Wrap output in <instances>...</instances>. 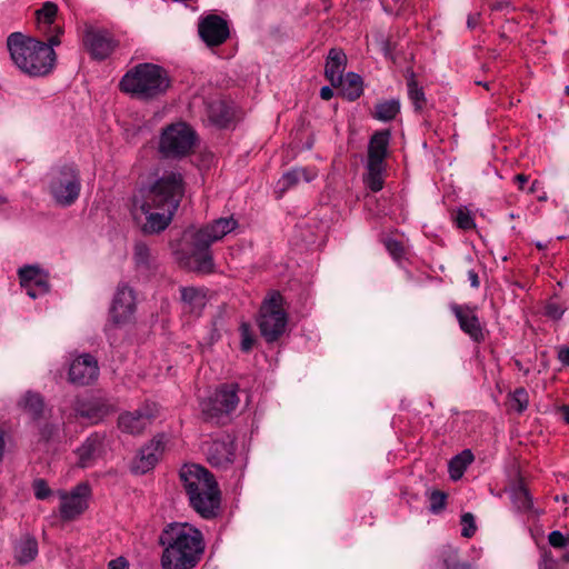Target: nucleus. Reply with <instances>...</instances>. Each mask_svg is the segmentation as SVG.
<instances>
[{"label":"nucleus","instance_id":"f257e3e1","mask_svg":"<svg viewBox=\"0 0 569 569\" xmlns=\"http://www.w3.org/2000/svg\"><path fill=\"white\" fill-rule=\"evenodd\" d=\"M186 182L181 172L167 170L154 182L133 197L131 213L146 234L160 233L172 221L184 197Z\"/></svg>","mask_w":569,"mask_h":569},{"label":"nucleus","instance_id":"f03ea898","mask_svg":"<svg viewBox=\"0 0 569 569\" xmlns=\"http://www.w3.org/2000/svg\"><path fill=\"white\" fill-rule=\"evenodd\" d=\"M163 569H193L204 551L200 530L188 523L168 526L160 536Z\"/></svg>","mask_w":569,"mask_h":569},{"label":"nucleus","instance_id":"7ed1b4c3","mask_svg":"<svg viewBox=\"0 0 569 569\" xmlns=\"http://www.w3.org/2000/svg\"><path fill=\"white\" fill-rule=\"evenodd\" d=\"M56 34L48 38V43L23 36L20 32L11 33L7 39V47L14 64L29 76L48 74L56 61L54 46L60 44V34L63 28L54 27Z\"/></svg>","mask_w":569,"mask_h":569},{"label":"nucleus","instance_id":"20e7f679","mask_svg":"<svg viewBox=\"0 0 569 569\" xmlns=\"http://www.w3.org/2000/svg\"><path fill=\"white\" fill-rule=\"evenodd\" d=\"M180 479L192 508L203 518H211L220 503V491L213 476L199 465H184Z\"/></svg>","mask_w":569,"mask_h":569},{"label":"nucleus","instance_id":"39448f33","mask_svg":"<svg viewBox=\"0 0 569 569\" xmlns=\"http://www.w3.org/2000/svg\"><path fill=\"white\" fill-rule=\"evenodd\" d=\"M170 87L168 72L160 66L143 62L128 70L119 82L122 92L149 101L167 92Z\"/></svg>","mask_w":569,"mask_h":569},{"label":"nucleus","instance_id":"423d86ee","mask_svg":"<svg viewBox=\"0 0 569 569\" xmlns=\"http://www.w3.org/2000/svg\"><path fill=\"white\" fill-rule=\"evenodd\" d=\"M48 188L57 204L71 206L81 190L78 170L70 164L52 169L48 174Z\"/></svg>","mask_w":569,"mask_h":569},{"label":"nucleus","instance_id":"0eeeda50","mask_svg":"<svg viewBox=\"0 0 569 569\" xmlns=\"http://www.w3.org/2000/svg\"><path fill=\"white\" fill-rule=\"evenodd\" d=\"M283 298L278 291L270 292L260 308L259 328L261 336L268 341H276L287 326V313L282 308Z\"/></svg>","mask_w":569,"mask_h":569},{"label":"nucleus","instance_id":"6e6552de","mask_svg":"<svg viewBox=\"0 0 569 569\" xmlns=\"http://www.w3.org/2000/svg\"><path fill=\"white\" fill-rule=\"evenodd\" d=\"M196 142V132L184 122H177L162 130L159 151L167 158L189 154Z\"/></svg>","mask_w":569,"mask_h":569},{"label":"nucleus","instance_id":"1a4fd4ad","mask_svg":"<svg viewBox=\"0 0 569 569\" xmlns=\"http://www.w3.org/2000/svg\"><path fill=\"white\" fill-rule=\"evenodd\" d=\"M60 517L63 520L70 521L83 513L89 505L91 496L90 486L87 482H80L70 492L59 491Z\"/></svg>","mask_w":569,"mask_h":569},{"label":"nucleus","instance_id":"9d476101","mask_svg":"<svg viewBox=\"0 0 569 569\" xmlns=\"http://www.w3.org/2000/svg\"><path fill=\"white\" fill-rule=\"evenodd\" d=\"M82 43L91 58L96 60H104L117 47V41L109 31L92 26H86Z\"/></svg>","mask_w":569,"mask_h":569},{"label":"nucleus","instance_id":"9b49d317","mask_svg":"<svg viewBox=\"0 0 569 569\" xmlns=\"http://www.w3.org/2000/svg\"><path fill=\"white\" fill-rule=\"evenodd\" d=\"M158 415L154 403H144L140 408L119 416L118 426L122 432L140 435L149 428Z\"/></svg>","mask_w":569,"mask_h":569},{"label":"nucleus","instance_id":"f8f14e48","mask_svg":"<svg viewBox=\"0 0 569 569\" xmlns=\"http://www.w3.org/2000/svg\"><path fill=\"white\" fill-rule=\"evenodd\" d=\"M239 227L232 217H223L203 226L193 233L194 243L201 248H210L212 243L222 240Z\"/></svg>","mask_w":569,"mask_h":569},{"label":"nucleus","instance_id":"ddd939ff","mask_svg":"<svg viewBox=\"0 0 569 569\" xmlns=\"http://www.w3.org/2000/svg\"><path fill=\"white\" fill-rule=\"evenodd\" d=\"M136 312V293L127 284H119L110 308V320L121 326L128 323Z\"/></svg>","mask_w":569,"mask_h":569},{"label":"nucleus","instance_id":"4468645a","mask_svg":"<svg viewBox=\"0 0 569 569\" xmlns=\"http://www.w3.org/2000/svg\"><path fill=\"white\" fill-rule=\"evenodd\" d=\"M237 392V385L231 383L221 386L219 389L216 390V392L208 400V402L203 403V412L210 418L218 417L221 413L231 412L232 410L236 409V407L239 403Z\"/></svg>","mask_w":569,"mask_h":569},{"label":"nucleus","instance_id":"2eb2a0df","mask_svg":"<svg viewBox=\"0 0 569 569\" xmlns=\"http://www.w3.org/2000/svg\"><path fill=\"white\" fill-rule=\"evenodd\" d=\"M198 32L209 47L221 46L230 33L228 22L218 14L202 17L198 23Z\"/></svg>","mask_w":569,"mask_h":569},{"label":"nucleus","instance_id":"dca6fc26","mask_svg":"<svg viewBox=\"0 0 569 569\" xmlns=\"http://www.w3.org/2000/svg\"><path fill=\"white\" fill-rule=\"evenodd\" d=\"M98 376V361L89 353L78 356L70 363L68 379L72 385L88 386L97 380Z\"/></svg>","mask_w":569,"mask_h":569},{"label":"nucleus","instance_id":"f3484780","mask_svg":"<svg viewBox=\"0 0 569 569\" xmlns=\"http://www.w3.org/2000/svg\"><path fill=\"white\" fill-rule=\"evenodd\" d=\"M20 284L27 295L36 299L49 291L48 274L34 266H26L19 269Z\"/></svg>","mask_w":569,"mask_h":569},{"label":"nucleus","instance_id":"a211bd4d","mask_svg":"<svg viewBox=\"0 0 569 569\" xmlns=\"http://www.w3.org/2000/svg\"><path fill=\"white\" fill-rule=\"evenodd\" d=\"M166 446L163 435H157L149 443L142 447L133 463V470L139 473H146L153 469L159 461Z\"/></svg>","mask_w":569,"mask_h":569},{"label":"nucleus","instance_id":"6ab92c4d","mask_svg":"<svg viewBox=\"0 0 569 569\" xmlns=\"http://www.w3.org/2000/svg\"><path fill=\"white\" fill-rule=\"evenodd\" d=\"M451 311L456 316L460 329L477 343L485 340L483 328L475 310L469 306L452 305Z\"/></svg>","mask_w":569,"mask_h":569},{"label":"nucleus","instance_id":"aec40b11","mask_svg":"<svg viewBox=\"0 0 569 569\" xmlns=\"http://www.w3.org/2000/svg\"><path fill=\"white\" fill-rule=\"evenodd\" d=\"M103 439L98 433L89 436L86 441L76 450L78 466L89 468L96 463L102 453Z\"/></svg>","mask_w":569,"mask_h":569},{"label":"nucleus","instance_id":"412c9836","mask_svg":"<svg viewBox=\"0 0 569 569\" xmlns=\"http://www.w3.org/2000/svg\"><path fill=\"white\" fill-rule=\"evenodd\" d=\"M208 461L213 467H226L233 461L234 445L231 440H213L207 449Z\"/></svg>","mask_w":569,"mask_h":569},{"label":"nucleus","instance_id":"4be33fe9","mask_svg":"<svg viewBox=\"0 0 569 569\" xmlns=\"http://www.w3.org/2000/svg\"><path fill=\"white\" fill-rule=\"evenodd\" d=\"M346 66V53L341 49H330L326 60L325 76L332 87H338V83L342 82Z\"/></svg>","mask_w":569,"mask_h":569},{"label":"nucleus","instance_id":"5701e85b","mask_svg":"<svg viewBox=\"0 0 569 569\" xmlns=\"http://www.w3.org/2000/svg\"><path fill=\"white\" fill-rule=\"evenodd\" d=\"M391 132L389 130H380L372 134L368 144V162L385 164L388 154Z\"/></svg>","mask_w":569,"mask_h":569},{"label":"nucleus","instance_id":"b1692460","mask_svg":"<svg viewBox=\"0 0 569 569\" xmlns=\"http://www.w3.org/2000/svg\"><path fill=\"white\" fill-rule=\"evenodd\" d=\"M183 310L194 316H200L207 305L206 293L194 287H183L180 290Z\"/></svg>","mask_w":569,"mask_h":569},{"label":"nucleus","instance_id":"393cba45","mask_svg":"<svg viewBox=\"0 0 569 569\" xmlns=\"http://www.w3.org/2000/svg\"><path fill=\"white\" fill-rule=\"evenodd\" d=\"M317 177V172L307 168H293L292 170L283 173L278 184L281 186V191L292 188L300 181L310 182Z\"/></svg>","mask_w":569,"mask_h":569},{"label":"nucleus","instance_id":"a878e982","mask_svg":"<svg viewBox=\"0 0 569 569\" xmlns=\"http://www.w3.org/2000/svg\"><path fill=\"white\" fill-rule=\"evenodd\" d=\"M192 248L191 259L194 263V269L201 273L212 272L214 263L210 248H201L197 246L194 243V237H192Z\"/></svg>","mask_w":569,"mask_h":569},{"label":"nucleus","instance_id":"bb28decb","mask_svg":"<svg viewBox=\"0 0 569 569\" xmlns=\"http://www.w3.org/2000/svg\"><path fill=\"white\" fill-rule=\"evenodd\" d=\"M345 98L350 101L358 99L363 91L362 79L355 72H349L342 77V82L338 83Z\"/></svg>","mask_w":569,"mask_h":569},{"label":"nucleus","instance_id":"cd10ccee","mask_svg":"<svg viewBox=\"0 0 569 569\" xmlns=\"http://www.w3.org/2000/svg\"><path fill=\"white\" fill-rule=\"evenodd\" d=\"M38 555V542L34 538L26 537L14 546V558L26 565L32 561Z\"/></svg>","mask_w":569,"mask_h":569},{"label":"nucleus","instance_id":"c85d7f7f","mask_svg":"<svg viewBox=\"0 0 569 569\" xmlns=\"http://www.w3.org/2000/svg\"><path fill=\"white\" fill-rule=\"evenodd\" d=\"M19 406L33 420L40 419L44 409L42 397L39 393L32 391L26 392V395L20 400Z\"/></svg>","mask_w":569,"mask_h":569},{"label":"nucleus","instance_id":"c756f323","mask_svg":"<svg viewBox=\"0 0 569 569\" xmlns=\"http://www.w3.org/2000/svg\"><path fill=\"white\" fill-rule=\"evenodd\" d=\"M473 461V455L472 452L467 449L460 452L459 455L455 456L449 461V473L450 478L453 480L460 479L467 467Z\"/></svg>","mask_w":569,"mask_h":569},{"label":"nucleus","instance_id":"7c9ffc66","mask_svg":"<svg viewBox=\"0 0 569 569\" xmlns=\"http://www.w3.org/2000/svg\"><path fill=\"white\" fill-rule=\"evenodd\" d=\"M76 411L93 422L99 421L107 413V409L104 405L100 403L97 400H91L87 403H78L76 407Z\"/></svg>","mask_w":569,"mask_h":569},{"label":"nucleus","instance_id":"2f4dec72","mask_svg":"<svg viewBox=\"0 0 569 569\" xmlns=\"http://www.w3.org/2000/svg\"><path fill=\"white\" fill-rule=\"evenodd\" d=\"M385 164L367 163V174L365 177L366 186L373 192L383 188Z\"/></svg>","mask_w":569,"mask_h":569},{"label":"nucleus","instance_id":"473e14b6","mask_svg":"<svg viewBox=\"0 0 569 569\" xmlns=\"http://www.w3.org/2000/svg\"><path fill=\"white\" fill-rule=\"evenodd\" d=\"M399 111H400L399 100L391 99V100L379 102L376 106V111H375L373 116L376 119L386 122V121L393 120L397 117V114L399 113Z\"/></svg>","mask_w":569,"mask_h":569},{"label":"nucleus","instance_id":"72a5a7b5","mask_svg":"<svg viewBox=\"0 0 569 569\" xmlns=\"http://www.w3.org/2000/svg\"><path fill=\"white\" fill-rule=\"evenodd\" d=\"M209 118L214 124L227 127L232 117L229 108L222 101H217L209 106Z\"/></svg>","mask_w":569,"mask_h":569},{"label":"nucleus","instance_id":"f704fd0d","mask_svg":"<svg viewBox=\"0 0 569 569\" xmlns=\"http://www.w3.org/2000/svg\"><path fill=\"white\" fill-rule=\"evenodd\" d=\"M37 19L39 28L43 27H50L57 17L58 13V6L53 2H44L41 9L37 10Z\"/></svg>","mask_w":569,"mask_h":569},{"label":"nucleus","instance_id":"c9c22d12","mask_svg":"<svg viewBox=\"0 0 569 569\" xmlns=\"http://www.w3.org/2000/svg\"><path fill=\"white\" fill-rule=\"evenodd\" d=\"M509 407L517 413H522L529 406V395L525 388H517L509 396Z\"/></svg>","mask_w":569,"mask_h":569},{"label":"nucleus","instance_id":"e433bc0d","mask_svg":"<svg viewBox=\"0 0 569 569\" xmlns=\"http://www.w3.org/2000/svg\"><path fill=\"white\" fill-rule=\"evenodd\" d=\"M408 96L416 111H421L425 108L427 102L425 92L422 88L418 87V83L413 78L408 81Z\"/></svg>","mask_w":569,"mask_h":569},{"label":"nucleus","instance_id":"4c0bfd02","mask_svg":"<svg viewBox=\"0 0 569 569\" xmlns=\"http://www.w3.org/2000/svg\"><path fill=\"white\" fill-rule=\"evenodd\" d=\"M151 251L147 244L142 242L136 243L133 259L138 268L149 269L151 266Z\"/></svg>","mask_w":569,"mask_h":569},{"label":"nucleus","instance_id":"58836bf2","mask_svg":"<svg viewBox=\"0 0 569 569\" xmlns=\"http://www.w3.org/2000/svg\"><path fill=\"white\" fill-rule=\"evenodd\" d=\"M512 502L521 511L530 510L532 507V499L525 487H518L513 490Z\"/></svg>","mask_w":569,"mask_h":569},{"label":"nucleus","instance_id":"ea45409f","mask_svg":"<svg viewBox=\"0 0 569 569\" xmlns=\"http://www.w3.org/2000/svg\"><path fill=\"white\" fill-rule=\"evenodd\" d=\"M455 222L462 230H471L476 227L471 212L466 208H460L456 211Z\"/></svg>","mask_w":569,"mask_h":569},{"label":"nucleus","instance_id":"a19ab883","mask_svg":"<svg viewBox=\"0 0 569 569\" xmlns=\"http://www.w3.org/2000/svg\"><path fill=\"white\" fill-rule=\"evenodd\" d=\"M447 496L440 490H433L429 495L430 511L433 513L440 512L446 507Z\"/></svg>","mask_w":569,"mask_h":569},{"label":"nucleus","instance_id":"79ce46f5","mask_svg":"<svg viewBox=\"0 0 569 569\" xmlns=\"http://www.w3.org/2000/svg\"><path fill=\"white\" fill-rule=\"evenodd\" d=\"M461 536L465 538H471L477 530L473 515L470 512L463 513L461 516Z\"/></svg>","mask_w":569,"mask_h":569},{"label":"nucleus","instance_id":"37998d69","mask_svg":"<svg viewBox=\"0 0 569 569\" xmlns=\"http://www.w3.org/2000/svg\"><path fill=\"white\" fill-rule=\"evenodd\" d=\"M32 489H33V492H34V497L38 500H44V499H47L52 493V491L49 488L47 481L43 480V479H36L32 482Z\"/></svg>","mask_w":569,"mask_h":569},{"label":"nucleus","instance_id":"c03bdc74","mask_svg":"<svg viewBox=\"0 0 569 569\" xmlns=\"http://www.w3.org/2000/svg\"><path fill=\"white\" fill-rule=\"evenodd\" d=\"M241 336V350L248 352L253 346V337L251 335L250 326L248 323H241L240 326Z\"/></svg>","mask_w":569,"mask_h":569},{"label":"nucleus","instance_id":"a18cd8bd","mask_svg":"<svg viewBox=\"0 0 569 569\" xmlns=\"http://www.w3.org/2000/svg\"><path fill=\"white\" fill-rule=\"evenodd\" d=\"M548 541L553 548H565L569 545V537L558 530H555L549 533Z\"/></svg>","mask_w":569,"mask_h":569},{"label":"nucleus","instance_id":"49530a36","mask_svg":"<svg viewBox=\"0 0 569 569\" xmlns=\"http://www.w3.org/2000/svg\"><path fill=\"white\" fill-rule=\"evenodd\" d=\"M387 251L395 258L400 259L403 256V246L400 241L395 239H388L385 242Z\"/></svg>","mask_w":569,"mask_h":569},{"label":"nucleus","instance_id":"de8ad7c7","mask_svg":"<svg viewBox=\"0 0 569 569\" xmlns=\"http://www.w3.org/2000/svg\"><path fill=\"white\" fill-rule=\"evenodd\" d=\"M546 315L552 319H559L563 315V309L557 303H548L546 307Z\"/></svg>","mask_w":569,"mask_h":569},{"label":"nucleus","instance_id":"09e8293b","mask_svg":"<svg viewBox=\"0 0 569 569\" xmlns=\"http://www.w3.org/2000/svg\"><path fill=\"white\" fill-rule=\"evenodd\" d=\"M108 569H129V563L126 558L119 557L109 562Z\"/></svg>","mask_w":569,"mask_h":569},{"label":"nucleus","instance_id":"8fccbe9b","mask_svg":"<svg viewBox=\"0 0 569 569\" xmlns=\"http://www.w3.org/2000/svg\"><path fill=\"white\" fill-rule=\"evenodd\" d=\"M558 359L563 366H569V347L561 348L558 351Z\"/></svg>","mask_w":569,"mask_h":569},{"label":"nucleus","instance_id":"3c124183","mask_svg":"<svg viewBox=\"0 0 569 569\" xmlns=\"http://www.w3.org/2000/svg\"><path fill=\"white\" fill-rule=\"evenodd\" d=\"M468 280L470 281V286L475 289H478L480 286V280L478 273L475 270L468 271Z\"/></svg>","mask_w":569,"mask_h":569},{"label":"nucleus","instance_id":"603ef678","mask_svg":"<svg viewBox=\"0 0 569 569\" xmlns=\"http://www.w3.org/2000/svg\"><path fill=\"white\" fill-rule=\"evenodd\" d=\"M320 97L323 100H330L333 97V91L330 87H322L320 90Z\"/></svg>","mask_w":569,"mask_h":569},{"label":"nucleus","instance_id":"864d4df0","mask_svg":"<svg viewBox=\"0 0 569 569\" xmlns=\"http://www.w3.org/2000/svg\"><path fill=\"white\" fill-rule=\"evenodd\" d=\"M515 181L518 183L519 189H523L525 183L528 182V176L523 173L516 174Z\"/></svg>","mask_w":569,"mask_h":569},{"label":"nucleus","instance_id":"5fc2aeb1","mask_svg":"<svg viewBox=\"0 0 569 569\" xmlns=\"http://www.w3.org/2000/svg\"><path fill=\"white\" fill-rule=\"evenodd\" d=\"M478 21H479V16H477V14H470V16L468 17V20H467V26H468V28H470V29L476 28V27H477V24H478Z\"/></svg>","mask_w":569,"mask_h":569},{"label":"nucleus","instance_id":"6e6d98bb","mask_svg":"<svg viewBox=\"0 0 569 569\" xmlns=\"http://www.w3.org/2000/svg\"><path fill=\"white\" fill-rule=\"evenodd\" d=\"M563 419L567 423H569V407L565 406L561 409Z\"/></svg>","mask_w":569,"mask_h":569},{"label":"nucleus","instance_id":"4d7b16f0","mask_svg":"<svg viewBox=\"0 0 569 569\" xmlns=\"http://www.w3.org/2000/svg\"><path fill=\"white\" fill-rule=\"evenodd\" d=\"M3 452H4V439H3L2 435L0 433V461L3 458Z\"/></svg>","mask_w":569,"mask_h":569},{"label":"nucleus","instance_id":"13d9d810","mask_svg":"<svg viewBox=\"0 0 569 569\" xmlns=\"http://www.w3.org/2000/svg\"><path fill=\"white\" fill-rule=\"evenodd\" d=\"M478 86H482L483 88H486L487 90H490L491 88V83L490 82H481V81H477L476 82Z\"/></svg>","mask_w":569,"mask_h":569},{"label":"nucleus","instance_id":"bf43d9fd","mask_svg":"<svg viewBox=\"0 0 569 569\" xmlns=\"http://www.w3.org/2000/svg\"><path fill=\"white\" fill-rule=\"evenodd\" d=\"M536 183H537V181H535V182L532 183V186L530 187V189H529V192H530V193H533V192H535V190H536V188H535Z\"/></svg>","mask_w":569,"mask_h":569},{"label":"nucleus","instance_id":"052dcab7","mask_svg":"<svg viewBox=\"0 0 569 569\" xmlns=\"http://www.w3.org/2000/svg\"><path fill=\"white\" fill-rule=\"evenodd\" d=\"M6 202H7V199L4 197L0 196V204L6 203Z\"/></svg>","mask_w":569,"mask_h":569},{"label":"nucleus","instance_id":"680f3d73","mask_svg":"<svg viewBox=\"0 0 569 569\" xmlns=\"http://www.w3.org/2000/svg\"><path fill=\"white\" fill-rule=\"evenodd\" d=\"M565 93H566L567 96H569V86H566V88H565Z\"/></svg>","mask_w":569,"mask_h":569},{"label":"nucleus","instance_id":"e2e57ef3","mask_svg":"<svg viewBox=\"0 0 569 569\" xmlns=\"http://www.w3.org/2000/svg\"><path fill=\"white\" fill-rule=\"evenodd\" d=\"M537 247H538L539 249H543V248H545L541 243H537Z\"/></svg>","mask_w":569,"mask_h":569}]
</instances>
